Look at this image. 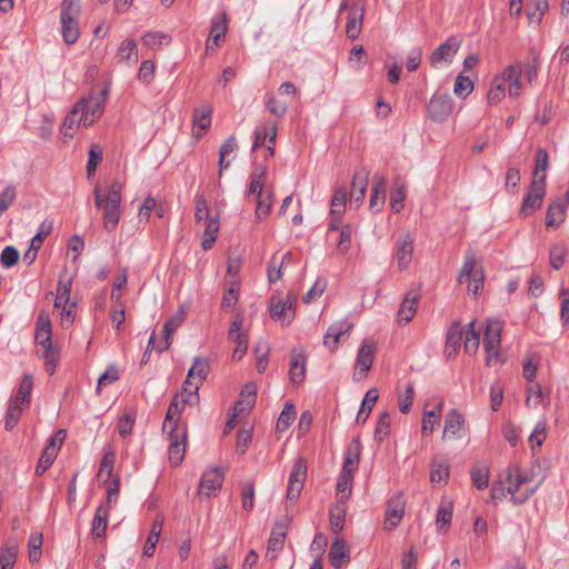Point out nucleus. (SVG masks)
<instances>
[{
	"label": "nucleus",
	"instance_id": "c03bdc74",
	"mask_svg": "<svg viewBox=\"0 0 569 569\" xmlns=\"http://www.w3.org/2000/svg\"><path fill=\"white\" fill-rule=\"evenodd\" d=\"M549 168V156L546 149H538L536 154V163L532 173V181L542 179V183H546L547 170Z\"/></svg>",
	"mask_w": 569,
	"mask_h": 569
},
{
	"label": "nucleus",
	"instance_id": "a878e982",
	"mask_svg": "<svg viewBox=\"0 0 569 569\" xmlns=\"http://www.w3.org/2000/svg\"><path fill=\"white\" fill-rule=\"evenodd\" d=\"M184 407L186 405H182V401L179 399V397L174 396L166 413L162 426L163 431H167L168 429L174 430L179 428H187L184 425L179 423V417Z\"/></svg>",
	"mask_w": 569,
	"mask_h": 569
},
{
	"label": "nucleus",
	"instance_id": "ea45409f",
	"mask_svg": "<svg viewBox=\"0 0 569 569\" xmlns=\"http://www.w3.org/2000/svg\"><path fill=\"white\" fill-rule=\"evenodd\" d=\"M363 12V8H353L350 10L346 24V33L350 39H356L359 36L362 26Z\"/></svg>",
	"mask_w": 569,
	"mask_h": 569
},
{
	"label": "nucleus",
	"instance_id": "37998d69",
	"mask_svg": "<svg viewBox=\"0 0 569 569\" xmlns=\"http://www.w3.org/2000/svg\"><path fill=\"white\" fill-rule=\"evenodd\" d=\"M28 407H29V405H21V402L17 401L16 399L10 400L9 407L7 410V415L4 418L6 430H12L17 426V423L21 417V413Z\"/></svg>",
	"mask_w": 569,
	"mask_h": 569
},
{
	"label": "nucleus",
	"instance_id": "680f3d73",
	"mask_svg": "<svg viewBox=\"0 0 569 569\" xmlns=\"http://www.w3.org/2000/svg\"><path fill=\"white\" fill-rule=\"evenodd\" d=\"M121 61H138L137 43L132 39H126L121 42L118 51Z\"/></svg>",
	"mask_w": 569,
	"mask_h": 569
},
{
	"label": "nucleus",
	"instance_id": "bf43d9fd",
	"mask_svg": "<svg viewBox=\"0 0 569 569\" xmlns=\"http://www.w3.org/2000/svg\"><path fill=\"white\" fill-rule=\"evenodd\" d=\"M33 387V379L31 375H24L19 385L17 395L13 399L20 401L21 405H30V397Z\"/></svg>",
	"mask_w": 569,
	"mask_h": 569
},
{
	"label": "nucleus",
	"instance_id": "cd10ccee",
	"mask_svg": "<svg viewBox=\"0 0 569 569\" xmlns=\"http://www.w3.org/2000/svg\"><path fill=\"white\" fill-rule=\"evenodd\" d=\"M82 103H76L69 114L64 118L61 131L64 137L72 138L76 130L82 123L84 126V117L81 113Z\"/></svg>",
	"mask_w": 569,
	"mask_h": 569
},
{
	"label": "nucleus",
	"instance_id": "774afa93",
	"mask_svg": "<svg viewBox=\"0 0 569 569\" xmlns=\"http://www.w3.org/2000/svg\"><path fill=\"white\" fill-rule=\"evenodd\" d=\"M473 90V82L470 78L459 74L456 78L453 92L457 97L466 98Z\"/></svg>",
	"mask_w": 569,
	"mask_h": 569
},
{
	"label": "nucleus",
	"instance_id": "2eb2a0df",
	"mask_svg": "<svg viewBox=\"0 0 569 569\" xmlns=\"http://www.w3.org/2000/svg\"><path fill=\"white\" fill-rule=\"evenodd\" d=\"M375 358V345L363 341L358 350L353 379H363L370 370Z\"/></svg>",
	"mask_w": 569,
	"mask_h": 569
},
{
	"label": "nucleus",
	"instance_id": "c756f323",
	"mask_svg": "<svg viewBox=\"0 0 569 569\" xmlns=\"http://www.w3.org/2000/svg\"><path fill=\"white\" fill-rule=\"evenodd\" d=\"M345 560H349V548L345 539L337 538L329 549V561L336 569L341 568Z\"/></svg>",
	"mask_w": 569,
	"mask_h": 569
},
{
	"label": "nucleus",
	"instance_id": "e433bc0d",
	"mask_svg": "<svg viewBox=\"0 0 569 569\" xmlns=\"http://www.w3.org/2000/svg\"><path fill=\"white\" fill-rule=\"evenodd\" d=\"M367 182H368L367 174L361 177L358 173H356L353 176V180L351 183V192H350L351 206L355 204L356 208L360 207V204L362 203L365 196H366Z\"/></svg>",
	"mask_w": 569,
	"mask_h": 569
},
{
	"label": "nucleus",
	"instance_id": "a18cd8bd",
	"mask_svg": "<svg viewBox=\"0 0 569 569\" xmlns=\"http://www.w3.org/2000/svg\"><path fill=\"white\" fill-rule=\"evenodd\" d=\"M256 387L252 383H247L241 390V400L234 406V411L244 412L250 410L256 402Z\"/></svg>",
	"mask_w": 569,
	"mask_h": 569
},
{
	"label": "nucleus",
	"instance_id": "7ed1b4c3",
	"mask_svg": "<svg viewBox=\"0 0 569 569\" xmlns=\"http://www.w3.org/2000/svg\"><path fill=\"white\" fill-rule=\"evenodd\" d=\"M502 477L507 485V491L515 505H522L536 491V486L531 485V479L518 466H509Z\"/></svg>",
	"mask_w": 569,
	"mask_h": 569
},
{
	"label": "nucleus",
	"instance_id": "6e6d98bb",
	"mask_svg": "<svg viewBox=\"0 0 569 569\" xmlns=\"http://www.w3.org/2000/svg\"><path fill=\"white\" fill-rule=\"evenodd\" d=\"M471 480L475 487L482 490L489 483V469L487 466L478 463L475 465L470 471Z\"/></svg>",
	"mask_w": 569,
	"mask_h": 569
},
{
	"label": "nucleus",
	"instance_id": "e2e57ef3",
	"mask_svg": "<svg viewBox=\"0 0 569 569\" xmlns=\"http://www.w3.org/2000/svg\"><path fill=\"white\" fill-rule=\"evenodd\" d=\"M239 283L236 280H231L224 288V295L221 300L222 308L233 307L238 301Z\"/></svg>",
	"mask_w": 569,
	"mask_h": 569
},
{
	"label": "nucleus",
	"instance_id": "6ab92c4d",
	"mask_svg": "<svg viewBox=\"0 0 569 569\" xmlns=\"http://www.w3.org/2000/svg\"><path fill=\"white\" fill-rule=\"evenodd\" d=\"M360 452H361V442L359 438H353L346 452H345V460L343 466L341 470V475H346L347 477H353L356 470L359 466L360 460Z\"/></svg>",
	"mask_w": 569,
	"mask_h": 569
},
{
	"label": "nucleus",
	"instance_id": "2f4dec72",
	"mask_svg": "<svg viewBox=\"0 0 569 569\" xmlns=\"http://www.w3.org/2000/svg\"><path fill=\"white\" fill-rule=\"evenodd\" d=\"M386 200V180L381 177H375V183L371 189L369 206L375 212H379Z\"/></svg>",
	"mask_w": 569,
	"mask_h": 569
},
{
	"label": "nucleus",
	"instance_id": "de8ad7c7",
	"mask_svg": "<svg viewBox=\"0 0 569 569\" xmlns=\"http://www.w3.org/2000/svg\"><path fill=\"white\" fill-rule=\"evenodd\" d=\"M276 124L274 123H264L262 127H258L254 131V141L252 146V150H256L258 147L264 143L266 139H269L270 143H274L276 141Z\"/></svg>",
	"mask_w": 569,
	"mask_h": 569
},
{
	"label": "nucleus",
	"instance_id": "5fc2aeb1",
	"mask_svg": "<svg viewBox=\"0 0 569 569\" xmlns=\"http://www.w3.org/2000/svg\"><path fill=\"white\" fill-rule=\"evenodd\" d=\"M449 478V466L445 461L432 460L430 470V481L432 483L443 485Z\"/></svg>",
	"mask_w": 569,
	"mask_h": 569
},
{
	"label": "nucleus",
	"instance_id": "c9c22d12",
	"mask_svg": "<svg viewBox=\"0 0 569 569\" xmlns=\"http://www.w3.org/2000/svg\"><path fill=\"white\" fill-rule=\"evenodd\" d=\"M378 398H379V392H378V389H376V388H371L366 392L365 398L361 403V407H360L357 418H356L357 423L363 425L367 421Z\"/></svg>",
	"mask_w": 569,
	"mask_h": 569
},
{
	"label": "nucleus",
	"instance_id": "39448f33",
	"mask_svg": "<svg viewBox=\"0 0 569 569\" xmlns=\"http://www.w3.org/2000/svg\"><path fill=\"white\" fill-rule=\"evenodd\" d=\"M297 296L289 291L283 298L280 293H273L270 298V317L282 326H288L295 318Z\"/></svg>",
	"mask_w": 569,
	"mask_h": 569
},
{
	"label": "nucleus",
	"instance_id": "4c0bfd02",
	"mask_svg": "<svg viewBox=\"0 0 569 569\" xmlns=\"http://www.w3.org/2000/svg\"><path fill=\"white\" fill-rule=\"evenodd\" d=\"M347 515L346 501L338 500L330 510V527L335 533L343 530L345 519Z\"/></svg>",
	"mask_w": 569,
	"mask_h": 569
},
{
	"label": "nucleus",
	"instance_id": "0eeeda50",
	"mask_svg": "<svg viewBox=\"0 0 569 569\" xmlns=\"http://www.w3.org/2000/svg\"><path fill=\"white\" fill-rule=\"evenodd\" d=\"M169 437L168 457L172 466H179L183 459L187 447V428L168 429Z\"/></svg>",
	"mask_w": 569,
	"mask_h": 569
},
{
	"label": "nucleus",
	"instance_id": "49530a36",
	"mask_svg": "<svg viewBox=\"0 0 569 569\" xmlns=\"http://www.w3.org/2000/svg\"><path fill=\"white\" fill-rule=\"evenodd\" d=\"M480 345V332L475 330V321H470L467 325L463 336V348L469 355L477 352Z\"/></svg>",
	"mask_w": 569,
	"mask_h": 569
},
{
	"label": "nucleus",
	"instance_id": "aec40b11",
	"mask_svg": "<svg viewBox=\"0 0 569 569\" xmlns=\"http://www.w3.org/2000/svg\"><path fill=\"white\" fill-rule=\"evenodd\" d=\"M465 336V329L462 327L461 321L456 320L453 321L448 331H447V338H446V346H445V352L447 356L456 357L460 350L461 341Z\"/></svg>",
	"mask_w": 569,
	"mask_h": 569
},
{
	"label": "nucleus",
	"instance_id": "58836bf2",
	"mask_svg": "<svg viewBox=\"0 0 569 569\" xmlns=\"http://www.w3.org/2000/svg\"><path fill=\"white\" fill-rule=\"evenodd\" d=\"M566 207L561 200H556L548 207L546 214L547 227H557L565 221Z\"/></svg>",
	"mask_w": 569,
	"mask_h": 569
},
{
	"label": "nucleus",
	"instance_id": "f704fd0d",
	"mask_svg": "<svg viewBox=\"0 0 569 569\" xmlns=\"http://www.w3.org/2000/svg\"><path fill=\"white\" fill-rule=\"evenodd\" d=\"M238 150V142L236 137L232 134L227 138L220 147L219 150V174L221 176L222 171L228 169L231 164V160L228 159L229 156L233 154Z\"/></svg>",
	"mask_w": 569,
	"mask_h": 569
},
{
	"label": "nucleus",
	"instance_id": "69168bd1",
	"mask_svg": "<svg viewBox=\"0 0 569 569\" xmlns=\"http://www.w3.org/2000/svg\"><path fill=\"white\" fill-rule=\"evenodd\" d=\"M391 419L389 412L385 411L380 415L375 430V438L378 442H382L390 432Z\"/></svg>",
	"mask_w": 569,
	"mask_h": 569
},
{
	"label": "nucleus",
	"instance_id": "6e6552de",
	"mask_svg": "<svg viewBox=\"0 0 569 569\" xmlns=\"http://www.w3.org/2000/svg\"><path fill=\"white\" fill-rule=\"evenodd\" d=\"M545 194L546 183H542V179L532 181L527 194L523 198L519 214L522 218L531 216L536 210H538L541 207Z\"/></svg>",
	"mask_w": 569,
	"mask_h": 569
},
{
	"label": "nucleus",
	"instance_id": "864d4df0",
	"mask_svg": "<svg viewBox=\"0 0 569 569\" xmlns=\"http://www.w3.org/2000/svg\"><path fill=\"white\" fill-rule=\"evenodd\" d=\"M480 271L476 270V256L473 252H469L465 257V262L458 274V282L463 283L470 281L475 274H479Z\"/></svg>",
	"mask_w": 569,
	"mask_h": 569
},
{
	"label": "nucleus",
	"instance_id": "4d7b16f0",
	"mask_svg": "<svg viewBox=\"0 0 569 569\" xmlns=\"http://www.w3.org/2000/svg\"><path fill=\"white\" fill-rule=\"evenodd\" d=\"M506 96L505 78L495 77L487 94L489 104L499 103Z\"/></svg>",
	"mask_w": 569,
	"mask_h": 569
},
{
	"label": "nucleus",
	"instance_id": "473e14b6",
	"mask_svg": "<svg viewBox=\"0 0 569 569\" xmlns=\"http://www.w3.org/2000/svg\"><path fill=\"white\" fill-rule=\"evenodd\" d=\"M162 526H163V517L158 515L151 525L148 538H147L144 547H143V555L146 557L153 556L157 543H158L160 535H161Z\"/></svg>",
	"mask_w": 569,
	"mask_h": 569
},
{
	"label": "nucleus",
	"instance_id": "7c9ffc66",
	"mask_svg": "<svg viewBox=\"0 0 569 569\" xmlns=\"http://www.w3.org/2000/svg\"><path fill=\"white\" fill-rule=\"evenodd\" d=\"M108 507L104 505L98 506L94 517L91 522V535L94 539H100L106 536V530L109 519Z\"/></svg>",
	"mask_w": 569,
	"mask_h": 569
},
{
	"label": "nucleus",
	"instance_id": "f3484780",
	"mask_svg": "<svg viewBox=\"0 0 569 569\" xmlns=\"http://www.w3.org/2000/svg\"><path fill=\"white\" fill-rule=\"evenodd\" d=\"M223 479L224 475L219 468L204 471L200 480L199 495L207 497L216 495L220 490Z\"/></svg>",
	"mask_w": 569,
	"mask_h": 569
},
{
	"label": "nucleus",
	"instance_id": "603ef678",
	"mask_svg": "<svg viewBox=\"0 0 569 569\" xmlns=\"http://www.w3.org/2000/svg\"><path fill=\"white\" fill-rule=\"evenodd\" d=\"M209 362L206 359L202 358H196L193 361L192 367L189 369L187 375V380H191L193 378L198 379L199 386L206 380L208 373H209Z\"/></svg>",
	"mask_w": 569,
	"mask_h": 569
},
{
	"label": "nucleus",
	"instance_id": "4468645a",
	"mask_svg": "<svg viewBox=\"0 0 569 569\" xmlns=\"http://www.w3.org/2000/svg\"><path fill=\"white\" fill-rule=\"evenodd\" d=\"M243 318L241 315H237L230 323L228 331V338L231 342L236 343V348L232 353L234 360H240L248 349L247 336L241 331Z\"/></svg>",
	"mask_w": 569,
	"mask_h": 569
},
{
	"label": "nucleus",
	"instance_id": "f03ea898",
	"mask_svg": "<svg viewBox=\"0 0 569 569\" xmlns=\"http://www.w3.org/2000/svg\"><path fill=\"white\" fill-rule=\"evenodd\" d=\"M51 320L47 311L41 310L37 318L34 341L42 349V357L46 361V371L53 375L59 360V349L53 346L51 339Z\"/></svg>",
	"mask_w": 569,
	"mask_h": 569
},
{
	"label": "nucleus",
	"instance_id": "79ce46f5",
	"mask_svg": "<svg viewBox=\"0 0 569 569\" xmlns=\"http://www.w3.org/2000/svg\"><path fill=\"white\" fill-rule=\"evenodd\" d=\"M199 383H193L191 380H184L182 389L176 396L182 401V405L194 406L199 402Z\"/></svg>",
	"mask_w": 569,
	"mask_h": 569
},
{
	"label": "nucleus",
	"instance_id": "0e129e2a",
	"mask_svg": "<svg viewBox=\"0 0 569 569\" xmlns=\"http://www.w3.org/2000/svg\"><path fill=\"white\" fill-rule=\"evenodd\" d=\"M41 546H42V533L33 532L29 537L28 548H29V561L34 563L38 562L41 556Z\"/></svg>",
	"mask_w": 569,
	"mask_h": 569
},
{
	"label": "nucleus",
	"instance_id": "5701e85b",
	"mask_svg": "<svg viewBox=\"0 0 569 569\" xmlns=\"http://www.w3.org/2000/svg\"><path fill=\"white\" fill-rule=\"evenodd\" d=\"M212 107L210 104H201L193 112V136L201 138L211 126Z\"/></svg>",
	"mask_w": 569,
	"mask_h": 569
},
{
	"label": "nucleus",
	"instance_id": "393cba45",
	"mask_svg": "<svg viewBox=\"0 0 569 569\" xmlns=\"http://www.w3.org/2000/svg\"><path fill=\"white\" fill-rule=\"evenodd\" d=\"M420 295L416 290H409L398 310V321L408 323L416 315Z\"/></svg>",
	"mask_w": 569,
	"mask_h": 569
},
{
	"label": "nucleus",
	"instance_id": "b1692460",
	"mask_svg": "<svg viewBox=\"0 0 569 569\" xmlns=\"http://www.w3.org/2000/svg\"><path fill=\"white\" fill-rule=\"evenodd\" d=\"M465 425L463 416L456 409L450 410L446 415L445 428L442 438L443 439H456L461 437V429Z\"/></svg>",
	"mask_w": 569,
	"mask_h": 569
},
{
	"label": "nucleus",
	"instance_id": "20e7f679",
	"mask_svg": "<svg viewBox=\"0 0 569 569\" xmlns=\"http://www.w3.org/2000/svg\"><path fill=\"white\" fill-rule=\"evenodd\" d=\"M81 7L79 0H62L60 11L61 33L67 44H73L80 37L79 19Z\"/></svg>",
	"mask_w": 569,
	"mask_h": 569
},
{
	"label": "nucleus",
	"instance_id": "c85d7f7f",
	"mask_svg": "<svg viewBox=\"0 0 569 569\" xmlns=\"http://www.w3.org/2000/svg\"><path fill=\"white\" fill-rule=\"evenodd\" d=\"M19 552V542L10 538L0 548V569H13Z\"/></svg>",
	"mask_w": 569,
	"mask_h": 569
},
{
	"label": "nucleus",
	"instance_id": "ddd939ff",
	"mask_svg": "<svg viewBox=\"0 0 569 569\" xmlns=\"http://www.w3.org/2000/svg\"><path fill=\"white\" fill-rule=\"evenodd\" d=\"M461 39L459 37H449L443 43H441L430 56V63L433 68H437L441 63H450L452 58L460 48Z\"/></svg>",
	"mask_w": 569,
	"mask_h": 569
},
{
	"label": "nucleus",
	"instance_id": "f8f14e48",
	"mask_svg": "<svg viewBox=\"0 0 569 569\" xmlns=\"http://www.w3.org/2000/svg\"><path fill=\"white\" fill-rule=\"evenodd\" d=\"M106 94L107 92L102 91L100 96L82 98L77 102L82 103L81 113L84 117V127L91 126L101 117L104 110Z\"/></svg>",
	"mask_w": 569,
	"mask_h": 569
},
{
	"label": "nucleus",
	"instance_id": "338daca9",
	"mask_svg": "<svg viewBox=\"0 0 569 569\" xmlns=\"http://www.w3.org/2000/svg\"><path fill=\"white\" fill-rule=\"evenodd\" d=\"M407 196L405 186L395 187L390 193V208L393 212L398 213L403 209V201Z\"/></svg>",
	"mask_w": 569,
	"mask_h": 569
},
{
	"label": "nucleus",
	"instance_id": "dca6fc26",
	"mask_svg": "<svg viewBox=\"0 0 569 569\" xmlns=\"http://www.w3.org/2000/svg\"><path fill=\"white\" fill-rule=\"evenodd\" d=\"M405 513V500L401 493L392 496L387 502L385 529L392 530L401 521Z\"/></svg>",
	"mask_w": 569,
	"mask_h": 569
},
{
	"label": "nucleus",
	"instance_id": "423d86ee",
	"mask_svg": "<svg viewBox=\"0 0 569 569\" xmlns=\"http://www.w3.org/2000/svg\"><path fill=\"white\" fill-rule=\"evenodd\" d=\"M501 330L502 325L499 320H488L483 335V348L487 352L488 365H491L498 359V349L501 341Z\"/></svg>",
	"mask_w": 569,
	"mask_h": 569
},
{
	"label": "nucleus",
	"instance_id": "72a5a7b5",
	"mask_svg": "<svg viewBox=\"0 0 569 569\" xmlns=\"http://www.w3.org/2000/svg\"><path fill=\"white\" fill-rule=\"evenodd\" d=\"M227 31V14L221 13L212 19L210 37L207 40V50L218 46V41L224 37Z\"/></svg>",
	"mask_w": 569,
	"mask_h": 569
},
{
	"label": "nucleus",
	"instance_id": "3c124183",
	"mask_svg": "<svg viewBox=\"0 0 569 569\" xmlns=\"http://www.w3.org/2000/svg\"><path fill=\"white\" fill-rule=\"evenodd\" d=\"M266 176V169L263 167H256L250 174V183L248 188L249 196H262L263 193V179Z\"/></svg>",
	"mask_w": 569,
	"mask_h": 569
},
{
	"label": "nucleus",
	"instance_id": "9b49d317",
	"mask_svg": "<svg viewBox=\"0 0 569 569\" xmlns=\"http://www.w3.org/2000/svg\"><path fill=\"white\" fill-rule=\"evenodd\" d=\"M307 477V462L305 459L299 458L295 461L292 469L290 471L288 488H287V498L290 500L297 499L301 490L305 486Z\"/></svg>",
	"mask_w": 569,
	"mask_h": 569
},
{
	"label": "nucleus",
	"instance_id": "8fccbe9b",
	"mask_svg": "<svg viewBox=\"0 0 569 569\" xmlns=\"http://www.w3.org/2000/svg\"><path fill=\"white\" fill-rule=\"evenodd\" d=\"M453 506L451 501H442L438 508L436 525L439 531H446L452 520Z\"/></svg>",
	"mask_w": 569,
	"mask_h": 569
},
{
	"label": "nucleus",
	"instance_id": "412c9836",
	"mask_svg": "<svg viewBox=\"0 0 569 569\" xmlns=\"http://www.w3.org/2000/svg\"><path fill=\"white\" fill-rule=\"evenodd\" d=\"M187 310L180 307L177 312L163 326L164 341L158 345L157 351L162 352L171 346V339L174 331L182 325L186 319Z\"/></svg>",
	"mask_w": 569,
	"mask_h": 569
},
{
	"label": "nucleus",
	"instance_id": "13d9d810",
	"mask_svg": "<svg viewBox=\"0 0 569 569\" xmlns=\"http://www.w3.org/2000/svg\"><path fill=\"white\" fill-rule=\"evenodd\" d=\"M296 409L292 403H286L276 425L278 432L286 431L296 419Z\"/></svg>",
	"mask_w": 569,
	"mask_h": 569
},
{
	"label": "nucleus",
	"instance_id": "4be33fe9",
	"mask_svg": "<svg viewBox=\"0 0 569 569\" xmlns=\"http://www.w3.org/2000/svg\"><path fill=\"white\" fill-rule=\"evenodd\" d=\"M352 328V323H350L348 320H341L333 325H331L325 337H323V345L331 351H336L338 348V343L340 341V338L348 333Z\"/></svg>",
	"mask_w": 569,
	"mask_h": 569
},
{
	"label": "nucleus",
	"instance_id": "f257e3e1",
	"mask_svg": "<svg viewBox=\"0 0 569 569\" xmlns=\"http://www.w3.org/2000/svg\"><path fill=\"white\" fill-rule=\"evenodd\" d=\"M121 183L113 181L107 190L96 186L93 190L94 202L103 212V228L108 232L116 230L120 219Z\"/></svg>",
	"mask_w": 569,
	"mask_h": 569
},
{
	"label": "nucleus",
	"instance_id": "9d476101",
	"mask_svg": "<svg viewBox=\"0 0 569 569\" xmlns=\"http://www.w3.org/2000/svg\"><path fill=\"white\" fill-rule=\"evenodd\" d=\"M452 100L449 94H433L430 99L427 111L432 121L443 122L452 112Z\"/></svg>",
	"mask_w": 569,
	"mask_h": 569
},
{
	"label": "nucleus",
	"instance_id": "052dcab7",
	"mask_svg": "<svg viewBox=\"0 0 569 569\" xmlns=\"http://www.w3.org/2000/svg\"><path fill=\"white\" fill-rule=\"evenodd\" d=\"M441 407L442 403H439L436 409L425 411L421 427L423 435L431 433L435 429V426L439 423Z\"/></svg>",
	"mask_w": 569,
	"mask_h": 569
},
{
	"label": "nucleus",
	"instance_id": "a19ab883",
	"mask_svg": "<svg viewBox=\"0 0 569 569\" xmlns=\"http://www.w3.org/2000/svg\"><path fill=\"white\" fill-rule=\"evenodd\" d=\"M306 357L302 353H292L290 359V380L293 383H300L305 379Z\"/></svg>",
	"mask_w": 569,
	"mask_h": 569
},
{
	"label": "nucleus",
	"instance_id": "09e8293b",
	"mask_svg": "<svg viewBox=\"0 0 569 569\" xmlns=\"http://www.w3.org/2000/svg\"><path fill=\"white\" fill-rule=\"evenodd\" d=\"M171 41V37L164 32L160 31H149L143 34L142 43L149 49L157 50L162 46L169 44Z\"/></svg>",
	"mask_w": 569,
	"mask_h": 569
},
{
	"label": "nucleus",
	"instance_id": "bb28decb",
	"mask_svg": "<svg viewBox=\"0 0 569 569\" xmlns=\"http://www.w3.org/2000/svg\"><path fill=\"white\" fill-rule=\"evenodd\" d=\"M287 536V525L283 522H277L271 531L268 541V553L271 555V559H276L279 551L284 546V539Z\"/></svg>",
	"mask_w": 569,
	"mask_h": 569
},
{
	"label": "nucleus",
	"instance_id": "a211bd4d",
	"mask_svg": "<svg viewBox=\"0 0 569 569\" xmlns=\"http://www.w3.org/2000/svg\"><path fill=\"white\" fill-rule=\"evenodd\" d=\"M413 239L410 234L400 236L395 246V257L399 269H407L412 260Z\"/></svg>",
	"mask_w": 569,
	"mask_h": 569
},
{
	"label": "nucleus",
	"instance_id": "1a4fd4ad",
	"mask_svg": "<svg viewBox=\"0 0 569 569\" xmlns=\"http://www.w3.org/2000/svg\"><path fill=\"white\" fill-rule=\"evenodd\" d=\"M67 432L63 429H59L51 438L49 443L42 451L38 465L36 467L37 475H43L53 463L60 446L66 439Z\"/></svg>",
	"mask_w": 569,
	"mask_h": 569
}]
</instances>
